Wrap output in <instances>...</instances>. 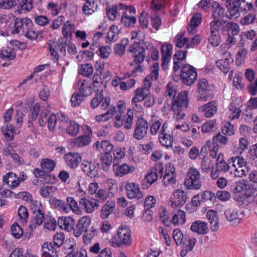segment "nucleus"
I'll use <instances>...</instances> for the list:
<instances>
[{
    "mask_svg": "<svg viewBox=\"0 0 257 257\" xmlns=\"http://www.w3.org/2000/svg\"><path fill=\"white\" fill-rule=\"evenodd\" d=\"M186 193L181 189L175 190L173 192V197L171 198L169 203L172 208H175L183 206L187 201Z\"/></svg>",
    "mask_w": 257,
    "mask_h": 257,
    "instance_id": "2eb2a0df",
    "label": "nucleus"
},
{
    "mask_svg": "<svg viewBox=\"0 0 257 257\" xmlns=\"http://www.w3.org/2000/svg\"><path fill=\"white\" fill-rule=\"evenodd\" d=\"M135 168L133 166H129L126 164L122 165H114L113 171L115 175L118 177H121L130 173H133L135 171Z\"/></svg>",
    "mask_w": 257,
    "mask_h": 257,
    "instance_id": "c756f323",
    "label": "nucleus"
},
{
    "mask_svg": "<svg viewBox=\"0 0 257 257\" xmlns=\"http://www.w3.org/2000/svg\"><path fill=\"white\" fill-rule=\"evenodd\" d=\"M42 257H58V253L52 242H44L42 246Z\"/></svg>",
    "mask_w": 257,
    "mask_h": 257,
    "instance_id": "f704fd0d",
    "label": "nucleus"
},
{
    "mask_svg": "<svg viewBox=\"0 0 257 257\" xmlns=\"http://www.w3.org/2000/svg\"><path fill=\"white\" fill-rule=\"evenodd\" d=\"M115 107L111 106L107 111L103 114L97 115L95 116V120L97 122L106 121L111 118Z\"/></svg>",
    "mask_w": 257,
    "mask_h": 257,
    "instance_id": "8fccbe9b",
    "label": "nucleus"
},
{
    "mask_svg": "<svg viewBox=\"0 0 257 257\" xmlns=\"http://www.w3.org/2000/svg\"><path fill=\"white\" fill-rule=\"evenodd\" d=\"M44 220V215L42 211L38 209L33 211V218L31 224L29 225L32 230L35 228V225H40L42 224Z\"/></svg>",
    "mask_w": 257,
    "mask_h": 257,
    "instance_id": "e433bc0d",
    "label": "nucleus"
},
{
    "mask_svg": "<svg viewBox=\"0 0 257 257\" xmlns=\"http://www.w3.org/2000/svg\"><path fill=\"white\" fill-rule=\"evenodd\" d=\"M184 35L185 32L181 31L175 37L174 41L177 47L182 48L188 42V38H184Z\"/></svg>",
    "mask_w": 257,
    "mask_h": 257,
    "instance_id": "6e6d98bb",
    "label": "nucleus"
},
{
    "mask_svg": "<svg viewBox=\"0 0 257 257\" xmlns=\"http://www.w3.org/2000/svg\"><path fill=\"white\" fill-rule=\"evenodd\" d=\"M172 222L175 225L184 224L186 222L185 212L181 210H178L174 213L172 218Z\"/></svg>",
    "mask_w": 257,
    "mask_h": 257,
    "instance_id": "09e8293b",
    "label": "nucleus"
},
{
    "mask_svg": "<svg viewBox=\"0 0 257 257\" xmlns=\"http://www.w3.org/2000/svg\"><path fill=\"white\" fill-rule=\"evenodd\" d=\"M75 223V219L71 217H62L58 219L60 227L69 232L72 230L74 231Z\"/></svg>",
    "mask_w": 257,
    "mask_h": 257,
    "instance_id": "473e14b6",
    "label": "nucleus"
},
{
    "mask_svg": "<svg viewBox=\"0 0 257 257\" xmlns=\"http://www.w3.org/2000/svg\"><path fill=\"white\" fill-rule=\"evenodd\" d=\"M87 130L89 131L87 134L80 136L72 140L71 144L74 147L81 148L87 146L90 143L92 136L91 128L89 127V128H87Z\"/></svg>",
    "mask_w": 257,
    "mask_h": 257,
    "instance_id": "b1692460",
    "label": "nucleus"
},
{
    "mask_svg": "<svg viewBox=\"0 0 257 257\" xmlns=\"http://www.w3.org/2000/svg\"><path fill=\"white\" fill-rule=\"evenodd\" d=\"M226 29L228 33V38L226 41V45H228V47L235 44L236 40L234 36L237 35L239 32V26L235 23H228L226 25Z\"/></svg>",
    "mask_w": 257,
    "mask_h": 257,
    "instance_id": "aec40b11",
    "label": "nucleus"
},
{
    "mask_svg": "<svg viewBox=\"0 0 257 257\" xmlns=\"http://www.w3.org/2000/svg\"><path fill=\"white\" fill-rule=\"evenodd\" d=\"M148 128V121L143 117H139L136 122L134 138L138 140L143 139L146 136Z\"/></svg>",
    "mask_w": 257,
    "mask_h": 257,
    "instance_id": "9b49d317",
    "label": "nucleus"
},
{
    "mask_svg": "<svg viewBox=\"0 0 257 257\" xmlns=\"http://www.w3.org/2000/svg\"><path fill=\"white\" fill-rule=\"evenodd\" d=\"M98 230L94 226H92L90 229H87L85 232V235L83 236V240L85 244L89 243L91 240L97 234Z\"/></svg>",
    "mask_w": 257,
    "mask_h": 257,
    "instance_id": "4d7b16f0",
    "label": "nucleus"
},
{
    "mask_svg": "<svg viewBox=\"0 0 257 257\" xmlns=\"http://www.w3.org/2000/svg\"><path fill=\"white\" fill-rule=\"evenodd\" d=\"M225 21L222 20L215 19L214 21L210 23V30L211 33H219L220 31H221L222 34H223L224 31V24Z\"/></svg>",
    "mask_w": 257,
    "mask_h": 257,
    "instance_id": "a18cd8bd",
    "label": "nucleus"
},
{
    "mask_svg": "<svg viewBox=\"0 0 257 257\" xmlns=\"http://www.w3.org/2000/svg\"><path fill=\"white\" fill-rule=\"evenodd\" d=\"M134 119V112L132 110H128L126 115L123 117V125L124 128L130 130L132 128Z\"/></svg>",
    "mask_w": 257,
    "mask_h": 257,
    "instance_id": "5fc2aeb1",
    "label": "nucleus"
},
{
    "mask_svg": "<svg viewBox=\"0 0 257 257\" xmlns=\"http://www.w3.org/2000/svg\"><path fill=\"white\" fill-rule=\"evenodd\" d=\"M212 86L209 85L205 78H201L198 80V91L199 95L197 96L198 101H206L210 99L211 96L208 92L211 90Z\"/></svg>",
    "mask_w": 257,
    "mask_h": 257,
    "instance_id": "1a4fd4ad",
    "label": "nucleus"
},
{
    "mask_svg": "<svg viewBox=\"0 0 257 257\" xmlns=\"http://www.w3.org/2000/svg\"><path fill=\"white\" fill-rule=\"evenodd\" d=\"M223 153H219L216 160V170L215 172L212 171L210 173V177L212 179H216L218 178L221 173L225 171V162Z\"/></svg>",
    "mask_w": 257,
    "mask_h": 257,
    "instance_id": "393cba45",
    "label": "nucleus"
},
{
    "mask_svg": "<svg viewBox=\"0 0 257 257\" xmlns=\"http://www.w3.org/2000/svg\"><path fill=\"white\" fill-rule=\"evenodd\" d=\"M159 140L160 144L166 148L172 147L173 143V137L172 133L168 130V124L164 122L159 134Z\"/></svg>",
    "mask_w": 257,
    "mask_h": 257,
    "instance_id": "9d476101",
    "label": "nucleus"
},
{
    "mask_svg": "<svg viewBox=\"0 0 257 257\" xmlns=\"http://www.w3.org/2000/svg\"><path fill=\"white\" fill-rule=\"evenodd\" d=\"M200 197L203 203L209 202L213 204L215 202V194L210 191H204L200 194Z\"/></svg>",
    "mask_w": 257,
    "mask_h": 257,
    "instance_id": "052dcab7",
    "label": "nucleus"
},
{
    "mask_svg": "<svg viewBox=\"0 0 257 257\" xmlns=\"http://www.w3.org/2000/svg\"><path fill=\"white\" fill-rule=\"evenodd\" d=\"M187 51L179 50L176 52L173 57V77L175 81H177L175 77L178 79L176 73L180 69L181 66H183L182 62L186 59Z\"/></svg>",
    "mask_w": 257,
    "mask_h": 257,
    "instance_id": "dca6fc26",
    "label": "nucleus"
},
{
    "mask_svg": "<svg viewBox=\"0 0 257 257\" xmlns=\"http://www.w3.org/2000/svg\"><path fill=\"white\" fill-rule=\"evenodd\" d=\"M128 40L127 39H123L121 42L116 44L114 48L115 53L120 57L122 56L125 53L126 46L127 45Z\"/></svg>",
    "mask_w": 257,
    "mask_h": 257,
    "instance_id": "3c124183",
    "label": "nucleus"
},
{
    "mask_svg": "<svg viewBox=\"0 0 257 257\" xmlns=\"http://www.w3.org/2000/svg\"><path fill=\"white\" fill-rule=\"evenodd\" d=\"M20 0H0V8L10 10L19 4Z\"/></svg>",
    "mask_w": 257,
    "mask_h": 257,
    "instance_id": "680f3d73",
    "label": "nucleus"
},
{
    "mask_svg": "<svg viewBox=\"0 0 257 257\" xmlns=\"http://www.w3.org/2000/svg\"><path fill=\"white\" fill-rule=\"evenodd\" d=\"M212 17L214 20H222L224 17V9L218 3L213 2L212 3Z\"/></svg>",
    "mask_w": 257,
    "mask_h": 257,
    "instance_id": "37998d69",
    "label": "nucleus"
},
{
    "mask_svg": "<svg viewBox=\"0 0 257 257\" xmlns=\"http://www.w3.org/2000/svg\"><path fill=\"white\" fill-rule=\"evenodd\" d=\"M18 175L13 172H9L3 176L4 186H8L11 189H15L19 186Z\"/></svg>",
    "mask_w": 257,
    "mask_h": 257,
    "instance_id": "bb28decb",
    "label": "nucleus"
},
{
    "mask_svg": "<svg viewBox=\"0 0 257 257\" xmlns=\"http://www.w3.org/2000/svg\"><path fill=\"white\" fill-rule=\"evenodd\" d=\"M79 93L83 97L89 96L92 93L90 84L86 80H80L78 83Z\"/></svg>",
    "mask_w": 257,
    "mask_h": 257,
    "instance_id": "4c0bfd02",
    "label": "nucleus"
},
{
    "mask_svg": "<svg viewBox=\"0 0 257 257\" xmlns=\"http://www.w3.org/2000/svg\"><path fill=\"white\" fill-rule=\"evenodd\" d=\"M248 171V170L246 165H243L233 169L232 174L235 177L241 178L246 176Z\"/></svg>",
    "mask_w": 257,
    "mask_h": 257,
    "instance_id": "e2e57ef3",
    "label": "nucleus"
},
{
    "mask_svg": "<svg viewBox=\"0 0 257 257\" xmlns=\"http://www.w3.org/2000/svg\"><path fill=\"white\" fill-rule=\"evenodd\" d=\"M244 77L249 82L248 85V91L251 95H255L257 93V77L255 72L251 68H247L244 71Z\"/></svg>",
    "mask_w": 257,
    "mask_h": 257,
    "instance_id": "f3484780",
    "label": "nucleus"
},
{
    "mask_svg": "<svg viewBox=\"0 0 257 257\" xmlns=\"http://www.w3.org/2000/svg\"><path fill=\"white\" fill-rule=\"evenodd\" d=\"M79 205L83 207L87 213L93 212L95 208H97L99 206L95 199L92 198L88 199L85 198L80 199Z\"/></svg>",
    "mask_w": 257,
    "mask_h": 257,
    "instance_id": "7c9ffc66",
    "label": "nucleus"
},
{
    "mask_svg": "<svg viewBox=\"0 0 257 257\" xmlns=\"http://www.w3.org/2000/svg\"><path fill=\"white\" fill-rule=\"evenodd\" d=\"M180 75L182 82L187 86L193 84L197 77L196 69L188 64L182 66Z\"/></svg>",
    "mask_w": 257,
    "mask_h": 257,
    "instance_id": "423d86ee",
    "label": "nucleus"
},
{
    "mask_svg": "<svg viewBox=\"0 0 257 257\" xmlns=\"http://www.w3.org/2000/svg\"><path fill=\"white\" fill-rule=\"evenodd\" d=\"M242 105L241 98L237 97L233 99L229 106V111L231 115L229 116L231 119L238 118L240 110L239 107Z\"/></svg>",
    "mask_w": 257,
    "mask_h": 257,
    "instance_id": "72a5a7b5",
    "label": "nucleus"
},
{
    "mask_svg": "<svg viewBox=\"0 0 257 257\" xmlns=\"http://www.w3.org/2000/svg\"><path fill=\"white\" fill-rule=\"evenodd\" d=\"M206 217L210 223V229L213 231H216L219 228L218 217L216 212L210 210L206 213Z\"/></svg>",
    "mask_w": 257,
    "mask_h": 257,
    "instance_id": "58836bf2",
    "label": "nucleus"
},
{
    "mask_svg": "<svg viewBox=\"0 0 257 257\" xmlns=\"http://www.w3.org/2000/svg\"><path fill=\"white\" fill-rule=\"evenodd\" d=\"M16 57V55L13 50L10 48L2 51L0 52V58L4 60H13Z\"/></svg>",
    "mask_w": 257,
    "mask_h": 257,
    "instance_id": "774afa93",
    "label": "nucleus"
},
{
    "mask_svg": "<svg viewBox=\"0 0 257 257\" xmlns=\"http://www.w3.org/2000/svg\"><path fill=\"white\" fill-rule=\"evenodd\" d=\"M200 112L207 118L211 117L217 111V108L215 105V102L211 101L208 103L200 107L198 109Z\"/></svg>",
    "mask_w": 257,
    "mask_h": 257,
    "instance_id": "c85d7f7f",
    "label": "nucleus"
},
{
    "mask_svg": "<svg viewBox=\"0 0 257 257\" xmlns=\"http://www.w3.org/2000/svg\"><path fill=\"white\" fill-rule=\"evenodd\" d=\"M184 184L189 189L198 190L201 188L202 181L198 169L194 167L189 168Z\"/></svg>",
    "mask_w": 257,
    "mask_h": 257,
    "instance_id": "39448f33",
    "label": "nucleus"
},
{
    "mask_svg": "<svg viewBox=\"0 0 257 257\" xmlns=\"http://www.w3.org/2000/svg\"><path fill=\"white\" fill-rule=\"evenodd\" d=\"M164 173V167L162 163H157L154 167L150 169V171L145 176L144 179L141 182V186L143 189L149 188L153 183H155L158 176L162 177Z\"/></svg>",
    "mask_w": 257,
    "mask_h": 257,
    "instance_id": "20e7f679",
    "label": "nucleus"
},
{
    "mask_svg": "<svg viewBox=\"0 0 257 257\" xmlns=\"http://www.w3.org/2000/svg\"><path fill=\"white\" fill-rule=\"evenodd\" d=\"M80 125L74 121H70L69 125L66 128V132L71 136H76L79 132Z\"/></svg>",
    "mask_w": 257,
    "mask_h": 257,
    "instance_id": "13d9d810",
    "label": "nucleus"
},
{
    "mask_svg": "<svg viewBox=\"0 0 257 257\" xmlns=\"http://www.w3.org/2000/svg\"><path fill=\"white\" fill-rule=\"evenodd\" d=\"M176 173L174 166L168 164L165 168L164 175H163V182L164 186L174 188L177 182Z\"/></svg>",
    "mask_w": 257,
    "mask_h": 257,
    "instance_id": "6e6552de",
    "label": "nucleus"
},
{
    "mask_svg": "<svg viewBox=\"0 0 257 257\" xmlns=\"http://www.w3.org/2000/svg\"><path fill=\"white\" fill-rule=\"evenodd\" d=\"M123 107L124 105L122 104H118L117 107H115L113 111V114L114 115L113 125L115 128H118L123 125L122 115L124 113Z\"/></svg>",
    "mask_w": 257,
    "mask_h": 257,
    "instance_id": "2f4dec72",
    "label": "nucleus"
},
{
    "mask_svg": "<svg viewBox=\"0 0 257 257\" xmlns=\"http://www.w3.org/2000/svg\"><path fill=\"white\" fill-rule=\"evenodd\" d=\"M66 165L71 169L76 168L81 162V156L78 153H69L64 156Z\"/></svg>",
    "mask_w": 257,
    "mask_h": 257,
    "instance_id": "a878e982",
    "label": "nucleus"
},
{
    "mask_svg": "<svg viewBox=\"0 0 257 257\" xmlns=\"http://www.w3.org/2000/svg\"><path fill=\"white\" fill-rule=\"evenodd\" d=\"M128 52L132 54L134 59L132 66H134L135 68L131 72V75L135 76L136 72H142L143 71L141 64L144 62L146 57L145 48L143 47L140 42H134L127 50Z\"/></svg>",
    "mask_w": 257,
    "mask_h": 257,
    "instance_id": "f03ea898",
    "label": "nucleus"
},
{
    "mask_svg": "<svg viewBox=\"0 0 257 257\" xmlns=\"http://www.w3.org/2000/svg\"><path fill=\"white\" fill-rule=\"evenodd\" d=\"M40 111V105L37 103H35L30 111V113L29 115V121L28 122L30 123L32 121H35Z\"/></svg>",
    "mask_w": 257,
    "mask_h": 257,
    "instance_id": "0e129e2a",
    "label": "nucleus"
},
{
    "mask_svg": "<svg viewBox=\"0 0 257 257\" xmlns=\"http://www.w3.org/2000/svg\"><path fill=\"white\" fill-rule=\"evenodd\" d=\"M18 213L21 223L23 224H27L29 216L27 209L25 206H21L18 210Z\"/></svg>",
    "mask_w": 257,
    "mask_h": 257,
    "instance_id": "69168bd1",
    "label": "nucleus"
},
{
    "mask_svg": "<svg viewBox=\"0 0 257 257\" xmlns=\"http://www.w3.org/2000/svg\"><path fill=\"white\" fill-rule=\"evenodd\" d=\"M243 217L244 214L242 212H239L236 210L230 209L228 210L226 218L229 221L234 220L237 224H238Z\"/></svg>",
    "mask_w": 257,
    "mask_h": 257,
    "instance_id": "c03bdc74",
    "label": "nucleus"
},
{
    "mask_svg": "<svg viewBox=\"0 0 257 257\" xmlns=\"http://www.w3.org/2000/svg\"><path fill=\"white\" fill-rule=\"evenodd\" d=\"M246 164V163L241 157H236L235 158H232L230 160H228V164L226 165V172H229L230 175H232L233 169Z\"/></svg>",
    "mask_w": 257,
    "mask_h": 257,
    "instance_id": "c9c22d12",
    "label": "nucleus"
},
{
    "mask_svg": "<svg viewBox=\"0 0 257 257\" xmlns=\"http://www.w3.org/2000/svg\"><path fill=\"white\" fill-rule=\"evenodd\" d=\"M190 229L198 234H206L209 231L207 223L201 220L193 222L191 225Z\"/></svg>",
    "mask_w": 257,
    "mask_h": 257,
    "instance_id": "cd10ccee",
    "label": "nucleus"
},
{
    "mask_svg": "<svg viewBox=\"0 0 257 257\" xmlns=\"http://www.w3.org/2000/svg\"><path fill=\"white\" fill-rule=\"evenodd\" d=\"M126 195L128 198H136L138 201H142L143 195L140 191L139 185L134 182H129L125 186Z\"/></svg>",
    "mask_w": 257,
    "mask_h": 257,
    "instance_id": "4468645a",
    "label": "nucleus"
},
{
    "mask_svg": "<svg viewBox=\"0 0 257 257\" xmlns=\"http://www.w3.org/2000/svg\"><path fill=\"white\" fill-rule=\"evenodd\" d=\"M56 190V188L52 186H44L40 190L41 195L44 198H51L54 193Z\"/></svg>",
    "mask_w": 257,
    "mask_h": 257,
    "instance_id": "864d4df0",
    "label": "nucleus"
},
{
    "mask_svg": "<svg viewBox=\"0 0 257 257\" xmlns=\"http://www.w3.org/2000/svg\"><path fill=\"white\" fill-rule=\"evenodd\" d=\"M110 98L108 97H104L103 90L97 89L95 96L90 102V106L93 109L98 106L102 110L109 109L110 107Z\"/></svg>",
    "mask_w": 257,
    "mask_h": 257,
    "instance_id": "0eeeda50",
    "label": "nucleus"
},
{
    "mask_svg": "<svg viewBox=\"0 0 257 257\" xmlns=\"http://www.w3.org/2000/svg\"><path fill=\"white\" fill-rule=\"evenodd\" d=\"M230 191L238 201H242L245 198L257 196V188L247 183L244 180L235 182L231 186Z\"/></svg>",
    "mask_w": 257,
    "mask_h": 257,
    "instance_id": "f257e3e1",
    "label": "nucleus"
},
{
    "mask_svg": "<svg viewBox=\"0 0 257 257\" xmlns=\"http://www.w3.org/2000/svg\"><path fill=\"white\" fill-rule=\"evenodd\" d=\"M50 204L55 209L67 213L69 212V207L67 204L61 200L55 198H51L49 201Z\"/></svg>",
    "mask_w": 257,
    "mask_h": 257,
    "instance_id": "a19ab883",
    "label": "nucleus"
},
{
    "mask_svg": "<svg viewBox=\"0 0 257 257\" xmlns=\"http://www.w3.org/2000/svg\"><path fill=\"white\" fill-rule=\"evenodd\" d=\"M188 92H180L176 98L172 101L171 109L174 112L173 117L177 120L182 119L185 116V110L188 106Z\"/></svg>",
    "mask_w": 257,
    "mask_h": 257,
    "instance_id": "7ed1b4c3",
    "label": "nucleus"
},
{
    "mask_svg": "<svg viewBox=\"0 0 257 257\" xmlns=\"http://www.w3.org/2000/svg\"><path fill=\"white\" fill-rule=\"evenodd\" d=\"M172 49L173 46L170 44L162 46L161 50L162 54L161 66L164 70L167 69L168 64L171 58Z\"/></svg>",
    "mask_w": 257,
    "mask_h": 257,
    "instance_id": "5701e85b",
    "label": "nucleus"
},
{
    "mask_svg": "<svg viewBox=\"0 0 257 257\" xmlns=\"http://www.w3.org/2000/svg\"><path fill=\"white\" fill-rule=\"evenodd\" d=\"M81 169L83 172L91 178L99 176L98 164L95 162L84 161L81 165Z\"/></svg>",
    "mask_w": 257,
    "mask_h": 257,
    "instance_id": "a211bd4d",
    "label": "nucleus"
},
{
    "mask_svg": "<svg viewBox=\"0 0 257 257\" xmlns=\"http://www.w3.org/2000/svg\"><path fill=\"white\" fill-rule=\"evenodd\" d=\"M33 23L32 20L28 18H16L15 20L13 27H12V33L17 34L21 33L22 35L25 32L27 29L32 27Z\"/></svg>",
    "mask_w": 257,
    "mask_h": 257,
    "instance_id": "ddd939ff",
    "label": "nucleus"
},
{
    "mask_svg": "<svg viewBox=\"0 0 257 257\" xmlns=\"http://www.w3.org/2000/svg\"><path fill=\"white\" fill-rule=\"evenodd\" d=\"M115 206L114 201H108L104 205L100 211V217L103 219L107 218L114 211Z\"/></svg>",
    "mask_w": 257,
    "mask_h": 257,
    "instance_id": "ea45409f",
    "label": "nucleus"
},
{
    "mask_svg": "<svg viewBox=\"0 0 257 257\" xmlns=\"http://www.w3.org/2000/svg\"><path fill=\"white\" fill-rule=\"evenodd\" d=\"M137 19L135 17L124 12L121 16V23L126 27H133L136 24Z\"/></svg>",
    "mask_w": 257,
    "mask_h": 257,
    "instance_id": "de8ad7c7",
    "label": "nucleus"
},
{
    "mask_svg": "<svg viewBox=\"0 0 257 257\" xmlns=\"http://www.w3.org/2000/svg\"><path fill=\"white\" fill-rule=\"evenodd\" d=\"M118 239L116 241V243L118 246L121 245L129 246L132 243V237L131 231L129 228L126 226H121L120 227L117 232Z\"/></svg>",
    "mask_w": 257,
    "mask_h": 257,
    "instance_id": "f8f14e48",
    "label": "nucleus"
},
{
    "mask_svg": "<svg viewBox=\"0 0 257 257\" xmlns=\"http://www.w3.org/2000/svg\"><path fill=\"white\" fill-rule=\"evenodd\" d=\"M162 122L163 120L161 118H159L157 120L156 119L152 122L150 130L151 135L155 136L158 133L159 131H160L163 125Z\"/></svg>",
    "mask_w": 257,
    "mask_h": 257,
    "instance_id": "338daca9",
    "label": "nucleus"
},
{
    "mask_svg": "<svg viewBox=\"0 0 257 257\" xmlns=\"http://www.w3.org/2000/svg\"><path fill=\"white\" fill-rule=\"evenodd\" d=\"M67 205L69 207V209L70 208L72 211L76 214H81L82 211L80 207H79L77 202L71 197H68L67 198Z\"/></svg>",
    "mask_w": 257,
    "mask_h": 257,
    "instance_id": "603ef678",
    "label": "nucleus"
},
{
    "mask_svg": "<svg viewBox=\"0 0 257 257\" xmlns=\"http://www.w3.org/2000/svg\"><path fill=\"white\" fill-rule=\"evenodd\" d=\"M145 46H143L145 48V50H149L151 53V57L153 60L156 61L159 59V52L157 48L151 43H145Z\"/></svg>",
    "mask_w": 257,
    "mask_h": 257,
    "instance_id": "bf43d9fd",
    "label": "nucleus"
},
{
    "mask_svg": "<svg viewBox=\"0 0 257 257\" xmlns=\"http://www.w3.org/2000/svg\"><path fill=\"white\" fill-rule=\"evenodd\" d=\"M91 224V219L89 216L81 217L75 224L74 228V235L76 237L80 236L83 232L87 231Z\"/></svg>",
    "mask_w": 257,
    "mask_h": 257,
    "instance_id": "6ab92c4d",
    "label": "nucleus"
},
{
    "mask_svg": "<svg viewBox=\"0 0 257 257\" xmlns=\"http://www.w3.org/2000/svg\"><path fill=\"white\" fill-rule=\"evenodd\" d=\"M200 169L201 171L205 173H208L209 171H213L214 164L213 161H212L208 157H203L200 163Z\"/></svg>",
    "mask_w": 257,
    "mask_h": 257,
    "instance_id": "79ce46f5",
    "label": "nucleus"
},
{
    "mask_svg": "<svg viewBox=\"0 0 257 257\" xmlns=\"http://www.w3.org/2000/svg\"><path fill=\"white\" fill-rule=\"evenodd\" d=\"M125 8V5L119 3L117 5H112L107 6L106 7V12L107 16L109 20L114 21L120 18L119 11L123 10Z\"/></svg>",
    "mask_w": 257,
    "mask_h": 257,
    "instance_id": "412c9836",
    "label": "nucleus"
},
{
    "mask_svg": "<svg viewBox=\"0 0 257 257\" xmlns=\"http://www.w3.org/2000/svg\"><path fill=\"white\" fill-rule=\"evenodd\" d=\"M226 17L229 19H236L239 17V8L236 0H226Z\"/></svg>",
    "mask_w": 257,
    "mask_h": 257,
    "instance_id": "4be33fe9",
    "label": "nucleus"
},
{
    "mask_svg": "<svg viewBox=\"0 0 257 257\" xmlns=\"http://www.w3.org/2000/svg\"><path fill=\"white\" fill-rule=\"evenodd\" d=\"M118 39V28L115 25L110 27L106 36V42L111 43L115 42Z\"/></svg>",
    "mask_w": 257,
    "mask_h": 257,
    "instance_id": "49530a36",
    "label": "nucleus"
}]
</instances>
